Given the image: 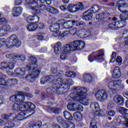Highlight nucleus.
Returning a JSON list of instances; mask_svg holds the SVG:
<instances>
[{
	"instance_id": "7",
	"label": "nucleus",
	"mask_w": 128,
	"mask_h": 128,
	"mask_svg": "<svg viewBox=\"0 0 128 128\" xmlns=\"http://www.w3.org/2000/svg\"><path fill=\"white\" fill-rule=\"evenodd\" d=\"M25 116H26V111L22 110L16 116L14 114H12L10 116L4 114L2 116V118L3 120H8L9 118L10 120H14L15 122H16V120H22Z\"/></svg>"
},
{
	"instance_id": "33",
	"label": "nucleus",
	"mask_w": 128,
	"mask_h": 128,
	"mask_svg": "<svg viewBox=\"0 0 128 128\" xmlns=\"http://www.w3.org/2000/svg\"><path fill=\"white\" fill-rule=\"evenodd\" d=\"M16 98L18 100V102H24V92H20L16 95Z\"/></svg>"
},
{
	"instance_id": "28",
	"label": "nucleus",
	"mask_w": 128,
	"mask_h": 128,
	"mask_svg": "<svg viewBox=\"0 0 128 128\" xmlns=\"http://www.w3.org/2000/svg\"><path fill=\"white\" fill-rule=\"evenodd\" d=\"M116 110L120 112L121 114L123 116H128V110L123 108V107H120L116 108Z\"/></svg>"
},
{
	"instance_id": "54",
	"label": "nucleus",
	"mask_w": 128,
	"mask_h": 128,
	"mask_svg": "<svg viewBox=\"0 0 128 128\" xmlns=\"http://www.w3.org/2000/svg\"><path fill=\"white\" fill-rule=\"evenodd\" d=\"M10 102H18V98H16V95H14L10 98Z\"/></svg>"
},
{
	"instance_id": "39",
	"label": "nucleus",
	"mask_w": 128,
	"mask_h": 128,
	"mask_svg": "<svg viewBox=\"0 0 128 128\" xmlns=\"http://www.w3.org/2000/svg\"><path fill=\"white\" fill-rule=\"evenodd\" d=\"M56 92L58 94H62L66 92V90L62 88V85H60L56 88Z\"/></svg>"
},
{
	"instance_id": "63",
	"label": "nucleus",
	"mask_w": 128,
	"mask_h": 128,
	"mask_svg": "<svg viewBox=\"0 0 128 128\" xmlns=\"http://www.w3.org/2000/svg\"><path fill=\"white\" fill-rule=\"evenodd\" d=\"M4 84H1V88H6V86H8V81H4Z\"/></svg>"
},
{
	"instance_id": "24",
	"label": "nucleus",
	"mask_w": 128,
	"mask_h": 128,
	"mask_svg": "<svg viewBox=\"0 0 128 128\" xmlns=\"http://www.w3.org/2000/svg\"><path fill=\"white\" fill-rule=\"evenodd\" d=\"M72 84H74L72 81H67V82L62 83L60 85L61 88H62L66 92L68 90H70V86H72Z\"/></svg>"
},
{
	"instance_id": "57",
	"label": "nucleus",
	"mask_w": 128,
	"mask_h": 128,
	"mask_svg": "<svg viewBox=\"0 0 128 128\" xmlns=\"http://www.w3.org/2000/svg\"><path fill=\"white\" fill-rule=\"evenodd\" d=\"M116 62H118L119 66H120L122 62V58L120 56H118L116 59Z\"/></svg>"
},
{
	"instance_id": "51",
	"label": "nucleus",
	"mask_w": 128,
	"mask_h": 128,
	"mask_svg": "<svg viewBox=\"0 0 128 128\" xmlns=\"http://www.w3.org/2000/svg\"><path fill=\"white\" fill-rule=\"evenodd\" d=\"M50 110H51L53 114H60V108H50Z\"/></svg>"
},
{
	"instance_id": "45",
	"label": "nucleus",
	"mask_w": 128,
	"mask_h": 128,
	"mask_svg": "<svg viewBox=\"0 0 128 128\" xmlns=\"http://www.w3.org/2000/svg\"><path fill=\"white\" fill-rule=\"evenodd\" d=\"M75 6L77 12H78V10H84V4L82 2H78L77 4H76Z\"/></svg>"
},
{
	"instance_id": "9",
	"label": "nucleus",
	"mask_w": 128,
	"mask_h": 128,
	"mask_svg": "<svg viewBox=\"0 0 128 128\" xmlns=\"http://www.w3.org/2000/svg\"><path fill=\"white\" fill-rule=\"evenodd\" d=\"M27 30L28 32H34L36 30L37 28L39 30H42L44 28V24L43 23H40L38 24L36 22L30 23L28 24L26 26Z\"/></svg>"
},
{
	"instance_id": "53",
	"label": "nucleus",
	"mask_w": 128,
	"mask_h": 128,
	"mask_svg": "<svg viewBox=\"0 0 128 128\" xmlns=\"http://www.w3.org/2000/svg\"><path fill=\"white\" fill-rule=\"evenodd\" d=\"M18 58H16V62L17 60H22V61H24V60H26V57L22 55H18Z\"/></svg>"
},
{
	"instance_id": "49",
	"label": "nucleus",
	"mask_w": 128,
	"mask_h": 128,
	"mask_svg": "<svg viewBox=\"0 0 128 128\" xmlns=\"http://www.w3.org/2000/svg\"><path fill=\"white\" fill-rule=\"evenodd\" d=\"M67 108L68 110H76V102L72 104H68Z\"/></svg>"
},
{
	"instance_id": "16",
	"label": "nucleus",
	"mask_w": 128,
	"mask_h": 128,
	"mask_svg": "<svg viewBox=\"0 0 128 128\" xmlns=\"http://www.w3.org/2000/svg\"><path fill=\"white\" fill-rule=\"evenodd\" d=\"M117 122L121 124H124L128 128V118L123 116H119L116 118Z\"/></svg>"
},
{
	"instance_id": "37",
	"label": "nucleus",
	"mask_w": 128,
	"mask_h": 128,
	"mask_svg": "<svg viewBox=\"0 0 128 128\" xmlns=\"http://www.w3.org/2000/svg\"><path fill=\"white\" fill-rule=\"evenodd\" d=\"M20 102L14 104L12 106L14 110H22V106H20Z\"/></svg>"
},
{
	"instance_id": "64",
	"label": "nucleus",
	"mask_w": 128,
	"mask_h": 128,
	"mask_svg": "<svg viewBox=\"0 0 128 128\" xmlns=\"http://www.w3.org/2000/svg\"><path fill=\"white\" fill-rule=\"evenodd\" d=\"M25 6H32V2H30V0H25Z\"/></svg>"
},
{
	"instance_id": "17",
	"label": "nucleus",
	"mask_w": 128,
	"mask_h": 128,
	"mask_svg": "<svg viewBox=\"0 0 128 128\" xmlns=\"http://www.w3.org/2000/svg\"><path fill=\"white\" fill-rule=\"evenodd\" d=\"M118 86V80H112L108 85L109 88L113 92V94H116V88Z\"/></svg>"
},
{
	"instance_id": "2",
	"label": "nucleus",
	"mask_w": 128,
	"mask_h": 128,
	"mask_svg": "<svg viewBox=\"0 0 128 128\" xmlns=\"http://www.w3.org/2000/svg\"><path fill=\"white\" fill-rule=\"evenodd\" d=\"M74 90H76V92L71 93L70 95V100H76L75 102V110L82 112L84 107L80 104H82L84 106H88L90 104V100L86 98V88L80 86L74 87Z\"/></svg>"
},
{
	"instance_id": "35",
	"label": "nucleus",
	"mask_w": 128,
	"mask_h": 128,
	"mask_svg": "<svg viewBox=\"0 0 128 128\" xmlns=\"http://www.w3.org/2000/svg\"><path fill=\"white\" fill-rule=\"evenodd\" d=\"M94 78H96V76L94 74H84L83 75V78L84 80H94Z\"/></svg>"
},
{
	"instance_id": "60",
	"label": "nucleus",
	"mask_w": 128,
	"mask_h": 128,
	"mask_svg": "<svg viewBox=\"0 0 128 128\" xmlns=\"http://www.w3.org/2000/svg\"><path fill=\"white\" fill-rule=\"evenodd\" d=\"M8 23V20L6 19V18H3L0 19V24H6Z\"/></svg>"
},
{
	"instance_id": "4",
	"label": "nucleus",
	"mask_w": 128,
	"mask_h": 128,
	"mask_svg": "<svg viewBox=\"0 0 128 128\" xmlns=\"http://www.w3.org/2000/svg\"><path fill=\"white\" fill-rule=\"evenodd\" d=\"M120 21H118V18L114 17L112 18V22L109 24V28L111 30H118L126 26V21L128 20V14L124 13L120 15Z\"/></svg>"
},
{
	"instance_id": "44",
	"label": "nucleus",
	"mask_w": 128,
	"mask_h": 128,
	"mask_svg": "<svg viewBox=\"0 0 128 128\" xmlns=\"http://www.w3.org/2000/svg\"><path fill=\"white\" fill-rule=\"evenodd\" d=\"M57 122L63 127L66 126V121L60 116L57 117Z\"/></svg>"
},
{
	"instance_id": "59",
	"label": "nucleus",
	"mask_w": 128,
	"mask_h": 128,
	"mask_svg": "<svg viewBox=\"0 0 128 128\" xmlns=\"http://www.w3.org/2000/svg\"><path fill=\"white\" fill-rule=\"evenodd\" d=\"M108 114L110 116H116V112L112 110H109L108 111Z\"/></svg>"
},
{
	"instance_id": "56",
	"label": "nucleus",
	"mask_w": 128,
	"mask_h": 128,
	"mask_svg": "<svg viewBox=\"0 0 128 128\" xmlns=\"http://www.w3.org/2000/svg\"><path fill=\"white\" fill-rule=\"evenodd\" d=\"M7 124H8V126H6L5 128H12L14 126V123L12 122H8L7 123Z\"/></svg>"
},
{
	"instance_id": "42",
	"label": "nucleus",
	"mask_w": 128,
	"mask_h": 128,
	"mask_svg": "<svg viewBox=\"0 0 128 128\" xmlns=\"http://www.w3.org/2000/svg\"><path fill=\"white\" fill-rule=\"evenodd\" d=\"M122 36L124 38H125L126 40H125V46H128V30H125L123 34H122Z\"/></svg>"
},
{
	"instance_id": "14",
	"label": "nucleus",
	"mask_w": 128,
	"mask_h": 128,
	"mask_svg": "<svg viewBox=\"0 0 128 128\" xmlns=\"http://www.w3.org/2000/svg\"><path fill=\"white\" fill-rule=\"evenodd\" d=\"M16 62L14 60V61L7 62H2L1 63V66L3 68H8L9 70H14V64H16Z\"/></svg>"
},
{
	"instance_id": "58",
	"label": "nucleus",
	"mask_w": 128,
	"mask_h": 128,
	"mask_svg": "<svg viewBox=\"0 0 128 128\" xmlns=\"http://www.w3.org/2000/svg\"><path fill=\"white\" fill-rule=\"evenodd\" d=\"M28 44H29V46L31 47H32V46H36L37 45H36V41L34 40H32L31 41H30L29 42H28Z\"/></svg>"
},
{
	"instance_id": "11",
	"label": "nucleus",
	"mask_w": 128,
	"mask_h": 128,
	"mask_svg": "<svg viewBox=\"0 0 128 128\" xmlns=\"http://www.w3.org/2000/svg\"><path fill=\"white\" fill-rule=\"evenodd\" d=\"M20 106H22V110H25L26 112V110H34L36 108V105H34V104H32L30 102H20Z\"/></svg>"
},
{
	"instance_id": "13",
	"label": "nucleus",
	"mask_w": 128,
	"mask_h": 128,
	"mask_svg": "<svg viewBox=\"0 0 128 128\" xmlns=\"http://www.w3.org/2000/svg\"><path fill=\"white\" fill-rule=\"evenodd\" d=\"M90 108L93 110V112H94L92 114V116H94V112H97L94 118L98 116V114H100V105H98V104L96 102H92L90 105Z\"/></svg>"
},
{
	"instance_id": "41",
	"label": "nucleus",
	"mask_w": 128,
	"mask_h": 128,
	"mask_svg": "<svg viewBox=\"0 0 128 128\" xmlns=\"http://www.w3.org/2000/svg\"><path fill=\"white\" fill-rule=\"evenodd\" d=\"M38 40H42L44 38H46L48 36V34L41 32L38 34Z\"/></svg>"
},
{
	"instance_id": "46",
	"label": "nucleus",
	"mask_w": 128,
	"mask_h": 128,
	"mask_svg": "<svg viewBox=\"0 0 128 128\" xmlns=\"http://www.w3.org/2000/svg\"><path fill=\"white\" fill-rule=\"evenodd\" d=\"M94 118V120H91L90 128H98V126H96V120Z\"/></svg>"
},
{
	"instance_id": "12",
	"label": "nucleus",
	"mask_w": 128,
	"mask_h": 128,
	"mask_svg": "<svg viewBox=\"0 0 128 128\" xmlns=\"http://www.w3.org/2000/svg\"><path fill=\"white\" fill-rule=\"evenodd\" d=\"M10 48L12 46H16V48H20L22 44V42L18 40V37L16 35H12L10 37Z\"/></svg>"
},
{
	"instance_id": "6",
	"label": "nucleus",
	"mask_w": 128,
	"mask_h": 128,
	"mask_svg": "<svg viewBox=\"0 0 128 128\" xmlns=\"http://www.w3.org/2000/svg\"><path fill=\"white\" fill-rule=\"evenodd\" d=\"M60 26H63L64 28H70V24H72V26H84V22H78V20H62L58 21Z\"/></svg>"
},
{
	"instance_id": "50",
	"label": "nucleus",
	"mask_w": 128,
	"mask_h": 128,
	"mask_svg": "<svg viewBox=\"0 0 128 128\" xmlns=\"http://www.w3.org/2000/svg\"><path fill=\"white\" fill-rule=\"evenodd\" d=\"M66 76L67 78H74L76 76V73L74 72H69L66 73Z\"/></svg>"
},
{
	"instance_id": "3",
	"label": "nucleus",
	"mask_w": 128,
	"mask_h": 128,
	"mask_svg": "<svg viewBox=\"0 0 128 128\" xmlns=\"http://www.w3.org/2000/svg\"><path fill=\"white\" fill-rule=\"evenodd\" d=\"M84 48V42L82 40H75L70 44H66L63 48L60 58L62 60H66L70 50H82Z\"/></svg>"
},
{
	"instance_id": "26",
	"label": "nucleus",
	"mask_w": 128,
	"mask_h": 128,
	"mask_svg": "<svg viewBox=\"0 0 128 128\" xmlns=\"http://www.w3.org/2000/svg\"><path fill=\"white\" fill-rule=\"evenodd\" d=\"M54 52L56 54H60L62 52V43L58 42L54 46Z\"/></svg>"
},
{
	"instance_id": "23",
	"label": "nucleus",
	"mask_w": 128,
	"mask_h": 128,
	"mask_svg": "<svg viewBox=\"0 0 128 128\" xmlns=\"http://www.w3.org/2000/svg\"><path fill=\"white\" fill-rule=\"evenodd\" d=\"M42 121H32L29 126L30 128H40L42 126Z\"/></svg>"
},
{
	"instance_id": "18",
	"label": "nucleus",
	"mask_w": 128,
	"mask_h": 128,
	"mask_svg": "<svg viewBox=\"0 0 128 128\" xmlns=\"http://www.w3.org/2000/svg\"><path fill=\"white\" fill-rule=\"evenodd\" d=\"M114 100L116 104L119 106H124V99L120 95H116L114 98Z\"/></svg>"
},
{
	"instance_id": "8",
	"label": "nucleus",
	"mask_w": 128,
	"mask_h": 128,
	"mask_svg": "<svg viewBox=\"0 0 128 128\" xmlns=\"http://www.w3.org/2000/svg\"><path fill=\"white\" fill-rule=\"evenodd\" d=\"M98 10H100V6L95 5L86 12L87 14L84 16L82 18L86 20H90L92 18V14H95V12H98Z\"/></svg>"
},
{
	"instance_id": "43",
	"label": "nucleus",
	"mask_w": 128,
	"mask_h": 128,
	"mask_svg": "<svg viewBox=\"0 0 128 128\" xmlns=\"http://www.w3.org/2000/svg\"><path fill=\"white\" fill-rule=\"evenodd\" d=\"M38 0H32V6H30L31 10H34L35 8H38Z\"/></svg>"
},
{
	"instance_id": "19",
	"label": "nucleus",
	"mask_w": 128,
	"mask_h": 128,
	"mask_svg": "<svg viewBox=\"0 0 128 128\" xmlns=\"http://www.w3.org/2000/svg\"><path fill=\"white\" fill-rule=\"evenodd\" d=\"M22 14V7H14L12 9V14L14 16H19Z\"/></svg>"
},
{
	"instance_id": "22",
	"label": "nucleus",
	"mask_w": 128,
	"mask_h": 128,
	"mask_svg": "<svg viewBox=\"0 0 128 128\" xmlns=\"http://www.w3.org/2000/svg\"><path fill=\"white\" fill-rule=\"evenodd\" d=\"M126 4L122 0H120L117 2V6L118 7V10L121 12H126Z\"/></svg>"
},
{
	"instance_id": "40",
	"label": "nucleus",
	"mask_w": 128,
	"mask_h": 128,
	"mask_svg": "<svg viewBox=\"0 0 128 128\" xmlns=\"http://www.w3.org/2000/svg\"><path fill=\"white\" fill-rule=\"evenodd\" d=\"M64 117L65 118H66V120H72V116L68 112L64 111Z\"/></svg>"
},
{
	"instance_id": "61",
	"label": "nucleus",
	"mask_w": 128,
	"mask_h": 128,
	"mask_svg": "<svg viewBox=\"0 0 128 128\" xmlns=\"http://www.w3.org/2000/svg\"><path fill=\"white\" fill-rule=\"evenodd\" d=\"M46 92L48 94H52L54 92V91L52 90L50 88H47Z\"/></svg>"
},
{
	"instance_id": "21",
	"label": "nucleus",
	"mask_w": 128,
	"mask_h": 128,
	"mask_svg": "<svg viewBox=\"0 0 128 128\" xmlns=\"http://www.w3.org/2000/svg\"><path fill=\"white\" fill-rule=\"evenodd\" d=\"M108 16H110V14L108 12H102L100 14H98V15L96 16V18L99 22H100L102 20H104V18H106Z\"/></svg>"
},
{
	"instance_id": "32",
	"label": "nucleus",
	"mask_w": 128,
	"mask_h": 128,
	"mask_svg": "<svg viewBox=\"0 0 128 128\" xmlns=\"http://www.w3.org/2000/svg\"><path fill=\"white\" fill-rule=\"evenodd\" d=\"M46 10V5L42 4L41 5H38L37 8H35L33 10L35 12L36 14H40V10Z\"/></svg>"
},
{
	"instance_id": "1",
	"label": "nucleus",
	"mask_w": 128,
	"mask_h": 128,
	"mask_svg": "<svg viewBox=\"0 0 128 128\" xmlns=\"http://www.w3.org/2000/svg\"><path fill=\"white\" fill-rule=\"evenodd\" d=\"M28 61L32 63L28 64L26 68H18L16 69V74L20 78L23 80H33L38 78L40 74V69L38 68V59L36 57L30 56L28 58Z\"/></svg>"
},
{
	"instance_id": "36",
	"label": "nucleus",
	"mask_w": 128,
	"mask_h": 128,
	"mask_svg": "<svg viewBox=\"0 0 128 128\" xmlns=\"http://www.w3.org/2000/svg\"><path fill=\"white\" fill-rule=\"evenodd\" d=\"M68 10L70 12H77L76 4H69L68 6Z\"/></svg>"
},
{
	"instance_id": "30",
	"label": "nucleus",
	"mask_w": 128,
	"mask_h": 128,
	"mask_svg": "<svg viewBox=\"0 0 128 128\" xmlns=\"http://www.w3.org/2000/svg\"><path fill=\"white\" fill-rule=\"evenodd\" d=\"M74 118L76 122H82V114L80 112H76L74 114Z\"/></svg>"
},
{
	"instance_id": "15",
	"label": "nucleus",
	"mask_w": 128,
	"mask_h": 128,
	"mask_svg": "<svg viewBox=\"0 0 128 128\" xmlns=\"http://www.w3.org/2000/svg\"><path fill=\"white\" fill-rule=\"evenodd\" d=\"M10 28H12L10 27V26L8 24L3 26L0 28L1 36H6V34L10 30Z\"/></svg>"
},
{
	"instance_id": "52",
	"label": "nucleus",
	"mask_w": 128,
	"mask_h": 128,
	"mask_svg": "<svg viewBox=\"0 0 128 128\" xmlns=\"http://www.w3.org/2000/svg\"><path fill=\"white\" fill-rule=\"evenodd\" d=\"M116 52H112V54L111 55V59L110 64V62H114L116 61Z\"/></svg>"
},
{
	"instance_id": "62",
	"label": "nucleus",
	"mask_w": 128,
	"mask_h": 128,
	"mask_svg": "<svg viewBox=\"0 0 128 128\" xmlns=\"http://www.w3.org/2000/svg\"><path fill=\"white\" fill-rule=\"evenodd\" d=\"M22 2V0H16L14 6H20Z\"/></svg>"
},
{
	"instance_id": "27",
	"label": "nucleus",
	"mask_w": 128,
	"mask_h": 128,
	"mask_svg": "<svg viewBox=\"0 0 128 128\" xmlns=\"http://www.w3.org/2000/svg\"><path fill=\"white\" fill-rule=\"evenodd\" d=\"M60 22L58 23H56L52 24L50 27V32H58V30H60Z\"/></svg>"
},
{
	"instance_id": "38",
	"label": "nucleus",
	"mask_w": 128,
	"mask_h": 128,
	"mask_svg": "<svg viewBox=\"0 0 128 128\" xmlns=\"http://www.w3.org/2000/svg\"><path fill=\"white\" fill-rule=\"evenodd\" d=\"M41 80H54V76H44L41 78Z\"/></svg>"
},
{
	"instance_id": "48",
	"label": "nucleus",
	"mask_w": 128,
	"mask_h": 128,
	"mask_svg": "<svg viewBox=\"0 0 128 128\" xmlns=\"http://www.w3.org/2000/svg\"><path fill=\"white\" fill-rule=\"evenodd\" d=\"M76 126L74 123L72 122H68V123H66V125H64L63 128H74Z\"/></svg>"
},
{
	"instance_id": "47",
	"label": "nucleus",
	"mask_w": 128,
	"mask_h": 128,
	"mask_svg": "<svg viewBox=\"0 0 128 128\" xmlns=\"http://www.w3.org/2000/svg\"><path fill=\"white\" fill-rule=\"evenodd\" d=\"M69 28L70 34L74 36V34H76V32H78V28H76L71 26Z\"/></svg>"
},
{
	"instance_id": "29",
	"label": "nucleus",
	"mask_w": 128,
	"mask_h": 128,
	"mask_svg": "<svg viewBox=\"0 0 128 128\" xmlns=\"http://www.w3.org/2000/svg\"><path fill=\"white\" fill-rule=\"evenodd\" d=\"M6 58L10 60V62H14L16 58H18L17 54H8L6 56Z\"/></svg>"
},
{
	"instance_id": "5",
	"label": "nucleus",
	"mask_w": 128,
	"mask_h": 128,
	"mask_svg": "<svg viewBox=\"0 0 128 128\" xmlns=\"http://www.w3.org/2000/svg\"><path fill=\"white\" fill-rule=\"evenodd\" d=\"M104 50L101 49L92 52L89 56L88 57V60H89L90 62H94V60L98 62H102L104 60Z\"/></svg>"
},
{
	"instance_id": "25",
	"label": "nucleus",
	"mask_w": 128,
	"mask_h": 128,
	"mask_svg": "<svg viewBox=\"0 0 128 128\" xmlns=\"http://www.w3.org/2000/svg\"><path fill=\"white\" fill-rule=\"evenodd\" d=\"M10 38L9 40H6V39H4V38H2L0 39V46L1 48L2 46H6V48H10Z\"/></svg>"
},
{
	"instance_id": "34",
	"label": "nucleus",
	"mask_w": 128,
	"mask_h": 128,
	"mask_svg": "<svg viewBox=\"0 0 128 128\" xmlns=\"http://www.w3.org/2000/svg\"><path fill=\"white\" fill-rule=\"evenodd\" d=\"M27 22H30L32 20H36V22H38L40 20V17L36 15L34 16H30L27 18L26 19Z\"/></svg>"
},
{
	"instance_id": "55",
	"label": "nucleus",
	"mask_w": 128,
	"mask_h": 128,
	"mask_svg": "<svg viewBox=\"0 0 128 128\" xmlns=\"http://www.w3.org/2000/svg\"><path fill=\"white\" fill-rule=\"evenodd\" d=\"M52 32L53 36H54L55 38H59L60 34V31L59 30H57V31L53 32Z\"/></svg>"
},
{
	"instance_id": "20",
	"label": "nucleus",
	"mask_w": 128,
	"mask_h": 128,
	"mask_svg": "<svg viewBox=\"0 0 128 128\" xmlns=\"http://www.w3.org/2000/svg\"><path fill=\"white\" fill-rule=\"evenodd\" d=\"M120 76H122V72H120V67L118 66L115 67L113 71L112 78H118L120 77Z\"/></svg>"
},
{
	"instance_id": "31",
	"label": "nucleus",
	"mask_w": 128,
	"mask_h": 128,
	"mask_svg": "<svg viewBox=\"0 0 128 128\" xmlns=\"http://www.w3.org/2000/svg\"><path fill=\"white\" fill-rule=\"evenodd\" d=\"M47 12H50V14H60V11L58 10V9L52 7L50 6L46 8Z\"/></svg>"
},
{
	"instance_id": "10",
	"label": "nucleus",
	"mask_w": 128,
	"mask_h": 128,
	"mask_svg": "<svg viewBox=\"0 0 128 128\" xmlns=\"http://www.w3.org/2000/svg\"><path fill=\"white\" fill-rule=\"evenodd\" d=\"M95 97L98 100L104 102V100L108 98V93L104 90H100L96 92Z\"/></svg>"
}]
</instances>
